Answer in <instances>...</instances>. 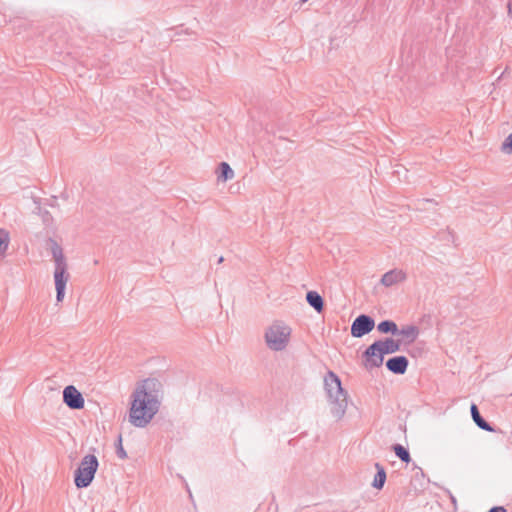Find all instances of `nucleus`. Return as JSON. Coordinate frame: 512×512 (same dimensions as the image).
Listing matches in <instances>:
<instances>
[{"mask_svg": "<svg viewBox=\"0 0 512 512\" xmlns=\"http://www.w3.org/2000/svg\"><path fill=\"white\" fill-rule=\"evenodd\" d=\"M99 466L97 457L93 454L85 455L74 472V484L78 489L88 487L94 480Z\"/></svg>", "mask_w": 512, "mask_h": 512, "instance_id": "4", "label": "nucleus"}, {"mask_svg": "<svg viewBox=\"0 0 512 512\" xmlns=\"http://www.w3.org/2000/svg\"><path fill=\"white\" fill-rule=\"evenodd\" d=\"M392 450L402 462L408 464L411 461L410 453L403 445L394 444L392 446Z\"/></svg>", "mask_w": 512, "mask_h": 512, "instance_id": "18", "label": "nucleus"}, {"mask_svg": "<svg viewBox=\"0 0 512 512\" xmlns=\"http://www.w3.org/2000/svg\"><path fill=\"white\" fill-rule=\"evenodd\" d=\"M63 402L72 410H80L85 404L83 395L73 385L64 388Z\"/></svg>", "mask_w": 512, "mask_h": 512, "instance_id": "8", "label": "nucleus"}, {"mask_svg": "<svg viewBox=\"0 0 512 512\" xmlns=\"http://www.w3.org/2000/svg\"><path fill=\"white\" fill-rule=\"evenodd\" d=\"M115 446H116V454H117V456L120 459H126L127 458V453L124 450L123 445H122V435L121 434L118 436L117 442H116Z\"/></svg>", "mask_w": 512, "mask_h": 512, "instance_id": "21", "label": "nucleus"}, {"mask_svg": "<svg viewBox=\"0 0 512 512\" xmlns=\"http://www.w3.org/2000/svg\"><path fill=\"white\" fill-rule=\"evenodd\" d=\"M162 384L156 378H147L137 385L131 395L129 422L138 428L146 427L158 413L161 405Z\"/></svg>", "mask_w": 512, "mask_h": 512, "instance_id": "1", "label": "nucleus"}, {"mask_svg": "<svg viewBox=\"0 0 512 512\" xmlns=\"http://www.w3.org/2000/svg\"><path fill=\"white\" fill-rule=\"evenodd\" d=\"M470 412L473 421L480 429L488 432H495L493 426L481 416L479 409L475 403L471 404Z\"/></svg>", "mask_w": 512, "mask_h": 512, "instance_id": "13", "label": "nucleus"}, {"mask_svg": "<svg viewBox=\"0 0 512 512\" xmlns=\"http://www.w3.org/2000/svg\"><path fill=\"white\" fill-rule=\"evenodd\" d=\"M306 301L316 312L321 313L324 310V299L317 291H308Z\"/></svg>", "mask_w": 512, "mask_h": 512, "instance_id": "14", "label": "nucleus"}, {"mask_svg": "<svg viewBox=\"0 0 512 512\" xmlns=\"http://www.w3.org/2000/svg\"><path fill=\"white\" fill-rule=\"evenodd\" d=\"M8 244H9V235L8 233L3 230V229H0V255H3L7 248H8Z\"/></svg>", "mask_w": 512, "mask_h": 512, "instance_id": "20", "label": "nucleus"}, {"mask_svg": "<svg viewBox=\"0 0 512 512\" xmlns=\"http://www.w3.org/2000/svg\"><path fill=\"white\" fill-rule=\"evenodd\" d=\"M234 177V171L227 162H221L217 169V180L226 182Z\"/></svg>", "mask_w": 512, "mask_h": 512, "instance_id": "16", "label": "nucleus"}, {"mask_svg": "<svg viewBox=\"0 0 512 512\" xmlns=\"http://www.w3.org/2000/svg\"><path fill=\"white\" fill-rule=\"evenodd\" d=\"M47 245L50 248L55 262L54 281L56 288V301L62 302L65 296V288L69 278L67 262L62 247L53 238H48Z\"/></svg>", "mask_w": 512, "mask_h": 512, "instance_id": "3", "label": "nucleus"}, {"mask_svg": "<svg viewBox=\"0 0 512 512\" xmlns=\"http://www.w3.org/2000/svg\"><path fill=\"white\" fill-rule=\"evenodd\" d=\"M308 0H300V3L303 4L305 2H307Z\"/></svg>", "mask_w": 512, "mask_h": 512, "instance_id": "25", "label": "nucleus"}, {"mask_svg": "<svg viewBox=\"0 0 512 512\" xmlns=\"http://www.w3.org/2000/svg\"><path fill=\"white\" fill-rule=\"evenodd\" d=\"M384 357V353L379 349L376 341H374L362 353L363 366L368 371L379 368L383 365Z\"/></svg>", "mask_w": 512, "mask_h": 512, "instance_id": "6", "label": "nucleus"}, {"mask_svg": "<svg viewBox=\"0 0 512 512\" xmlns=\"http://www.w3.org/2000/svg\"><path fill=\"white\" fill-rule=\"evenodd\" d=\"M374 327L375 321L370 315L360 314L353 320L350 333L354 338H361L369 334Z\"/></svg>", "mask_w": 512, "mask_h": 512, "instance_id": "7", "label": "nucleus"}, {"mask_svg": "<svg viewBox=\"0 0 512 512\" xmlns=\"http://www.w3.org/2000/svg\"><path fill=\"white\" fill-rule=\"evenodd\" d=\"M406 279V273L400 269H393L383 274L380 283L385 287H391Z\"/></svg>", "mask_w": 512, "mask_h": 512, "instance_id": "11", "label": "nucleus"}, {"mask_svg": "<svg viewBox=\"0 0 512 512\" xmlns=\"http://www.w3.org/2000/svg\"><path fill=\"white\" fill-rule=\"evenodd\" d=\"M291 328L283 322H274L265 332L267 346L273 351L284 350L290 339Z\"/></svg>", "mask_w": 512, "mask_h": 512, "instance_id": "5", "label": "nucleus"}, {"mask_svg": "<svg viewBox=\"0 0 512 512\" xmlns=\"http://www.w3.org/2000/svg\"><path fill=\"white\" fill-rule=\"evenodd\" d=\"M408 365L409 360L403 355L391 357L385 363L387 370L396 375H403L407 371Z\"/></svg>", "mask_w": 512, "mask_h": 512, "instance_id": "9", "label": "nucleus"}, {"mask_svg": "<svg viewBox=\"0 0 512 512\" xmlns=\"http://www.w3.org/2000/svg\"><path fill=\"white\" fill-rule=\"evenodd\" d=\"M375 468L377 470L373 482L372 487L378 490H381L384 487L386 482V471L385 468L378 462L375 463Z\"/></svg>", "mask_w": 512, "mask_h": 512, "instance_id": "15", "label": "nucleus"}, {"mask_svg": "<svg viewBox=\"0 0 512 512\" xmlns=\"http://www.w3.org/2000/svg\"><path fill=\"white\" fill-rule=\"evenodd\" d=\"M427 205L436 206L437 202L434 199L423 198L416 200L414 203L415 209L420 211L427 210Z\"/></svg>", "mask_w": 512, "mask_h": 512, "instance_id": "19", "label": "nucleus"}, {"mask_svg": "<svg viewBox=\"0 0 512 512\" xmlns=\"http://www.w3.org/2000/svg\"><path fill=\"white\" fill-rule=\"evenodd\" d=\"M487 512H507V509L504 506H493Z\"/></svg>", "mask_w": 512, "mask_h": 512, "instance_id": "23", "label": "nucleus"}, {"mask_svg": "<svg viewBox=\"0 0 512 512\" xmlns=\"http://www.w3.org/2000/svg\"><path fill=\"white\" fill-rule=\"evenodd\" d=\"M223 261H224L223 256L219 257V259H218V263H222Z\"/></svg>", "mask_w": 512, "mask_h": 512, "instance_id": "24", "label": "nucleus"}, {"mask_svg": "<svg viewBox=\"0 0 512 512\" xmlns=\"http://www.w3.org/2000/svg\"><path fill=\"white\" fill-rule=\"evenodd\" d=\"M377 330L381 334H392L397 335L398 334V326L397 324L392 320H383L377 325Z\"/></svg>", "mask_w": 512, "mask_h": 512, "instance_id": "17", "label": "nucleus"}, {"mask_svg": "<svg viewBox=\"0 0 512 512\" xmlns=\"http://www.w3.org/2000/svg\"><path fill=\"white\" fill-rule=\"evenodd\" d=\"M376 343L378 344L379 349L384 353L385 356L400 351L403 344V340L387 337L384 339L376 340Z\"/></svg>", "mask_w": 512, "mask_h": 512, "instance_id": "10", "label": "nucleus"}, {"mask_svg": "<svg viewBox=\"0 0 512 512\" xmlns=\"http://www.w3.org/2000/svg\"><path fill=\"white\" fill-rule=\"evenodd\" d=\"M47 215H49V212L45 211L44 216H47Z\"/></svg>", "mask_w": 512, "mask_h": 512, "instance_id": "26", "label": "nucleus"}, {"mask_svg": "<svg viewBox=\"0 0 512 512\" xmlns=\"http://www.w3.org/2000/svg\"><path fill=\"white\" fill-rule=\"evenodd\" d=\"M419 328L415 325H405L402 326L401 329L398 328V334L403 337V343L411 344L413 343L419 336Z\"/></svg>", "mask_w": 512, "mask_h": 512, "instance_id": "12", "label": "nucleus"}, {"mask_svg": "<svg viewBox=\"0 0 512 512\" xmlns=\"http://www.w3.org/2000/svg\"><path fill=\"white\" fill-rule=\"evenodd\" d=\"M502 150L507 153H512V132L504 140L502 144Z\"/></svg>", "mask_w": 512, "mask_h": 512, "instance_id": "22", "label": "nucleus"}, {"mask_svg": "<svg viewBox=\"0 0 512 512\" xmlns=\"http://www.w3.org/2000/svg\"><path fill=\"white\" fill-rule=\"evenodd\" d=\"M324 389L331 405V414L337 420L344 417L348 405V393L342 387L338 375L329 370L324 376Z\"/></svg>", "mask_w": 512, "mask_h": 512, "instance_id": "2", "label": "nucleus"}]
</instances>
